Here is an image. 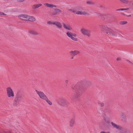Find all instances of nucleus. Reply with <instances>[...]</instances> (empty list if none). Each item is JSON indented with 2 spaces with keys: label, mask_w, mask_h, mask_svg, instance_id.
<instances>
[{
  "label": "nucleus",
  "mask_w": 133,
  "mask_h": 133,
  "mask_svg": "<svg viewBox=\"0 0 133 133\" xmlns=\"http://www.w3.org/2000/svg\"><path fill=\"white\" fill-rule=\"evenodd\" d=\"M100 29L102 31L109 36H116L115 31L111 29L106 25H101L100 26Z\"/></svg>",
  "instance_id": "nucleus-1"
},
{
  "label": "nucleus",
  "mask_w": 133,
  "mask_h": 133,
  "mask_svg": "<svg viewBox=\"0 0 133 133\" xmlns=\"http://www.w3.org/2000/svg\"><path fill=\"white\" fill-rule=\"evenodd\" d=\"M69 11H71L75 14L80 15H88L89 14L83 10L82 7L80 6L76 7L74 10L69 9Z\"/></svg>",
  "instance_id": "nucleus-2"
},
{
  "label": "nucleus",
  "mask_w": 133,
  "mask_h": 133,
  "mask_svg": "<svg viewBox=\"0 0 133 133\" xmlns=\"http://www.w3.org/2000/svg\"><path fill=\"white\" fill-rule=\"evenodd\" d=\"M18 17L20 19L26 21H35V18L33 16L24 14H21L18 15Z\"/></svg>",
  "instance_id": "nucleus-3"
},
{
  "label": "nucleus",
  "mask_w": 133,
  "mask_h": 133,
  "mask_svg": "<svg viewBox=\"0 0 133 133\" xmlns=\"http://www.w3.org/2000/svg\"><path fill=\"white\" fill-rule=\"evenodd\" d=\"M6 90L7 95L9 98H11L14 97L15 95L14 92L11 87H8Z\"/></svg>",
  "instance_id": "nucleus-4"
},
{
  "label": "nucleus",
  "mask_w": 133,
  "mask_h": 133,
  "mask_svg": "<svg viewBox=\"0 0 133 133\" xmlns=\"http://www.w3.org/2000/svg\"><path fill=\"white\" fill-rule=\"evenodd\" d=\"M67 35L70 38L72 41L77 42L78 40V38H77V35L75 33H72L70 32H67L66 33Z\"/></svg>",
  "instance_id": "nucleus-5"
},
{
  "label": "nucleus",
  "mask_w": 133,
  "mask_h": 133,
  "mask_svg": "<svg viewBox=\"0 0 133 133\" xmlns=\"http://www.w3.org/2000/svg\"><path fill=\"white\" fill-rule=\"evenodd\" d=\"M80 31L81 34L83 35H86L89 37L90 36V31L85 28H82L80 29Z\"/></svg>",
  "instance_id": "nucleus-6"
},
{
  "label": "nucleus",
  "mask_w": 133,
  "mask_h": 133,
  "mask_svg": "<svg viewBox=\"0 0 133 133\" xmlns=\"http://www.w3.org/2000/svg\"><path fill=\"white\" fill-rule=\"evenodd\" d=\"M36 91L41 99L45 100L47 97L43 92L38 91L37 90H36Z\"/></svg>",
  "instance_id": "nucleus-7"
},
{
  "label": "nucleus",
  "mask_w": 133,
  "mask_h": 133,
  "mask_svg": "<svg viewBox=\"0 0 133 133\" xmlns=\"http://www.w3.org/2000/svg\"><path fill=\"white\" fill-rule=\"evenodd\" d=\"M76 89L77 94H82L83 91V89L82 87L80 85H77L76 87Z\"/></svg>",
  "instance_id": "nucleus-8"
},
{
  "label": "nucleus",
  "mask_w": 133,
  "mask_h": 133,
  "mask_svg": "<svg viewBox=\"0 0 133 133\" xmlns=\"http://www.w3.org/2000/svg\"><path fill=\"white\" fill-rule=\"evenodd\" d=\"M103 121L105 126L108 127L110 126V122L106 117H103Z\"/></svg>",
  "instance_id": "nucleus-9"
},
{
  "label": "nucleus",
  "mask_w": 133,
  "mask_h": 133,
  "mask_svg": "<svg viewBox=\"0 0 133 133\" xmlns=\"http://www.w3.org/2000/svg\"><path fill=\"white\" fill-rule=\"evenodd\" d=\"M120 117L121 119V120L124 122L127 121L126 117L125 114L124 112H122L120 115Z\"/></svg>",
  "instance_id": "nucleus-10"
},
{
  "label": "nucleus",
  "mask_w": 133,
  "mask_h": 133,
  "mask_svg": "<svg viewBox=\"0 0 133 133\" xmlns=\"http://www.w3.org/2000/svg\"><path fill=\"white\" fill-rule=\"evenodd\" d=\"M54 12L52 14V15L60 14L61 13V10L59 9H55L54 10Z\"/></svg>",
  "instance_id": "nucleus-11"
},
{
  "label": "nucleus",
  "mask_w": 133,
  "mask_h": 133,
  "mask_svg": "<svg viewBox=\"0 0 133 133\" xmlns=\"http://www.w3.org/2000/svg\"><path fill=\"white\" fill-rule=\"evenodd\" d=\"M63 28L65 29L68 30L70 31L72 30V28L68 25L64 23H63Z\"/></svg>",
  "instance_id": "nucleus-12"
},
{
  "label": "nucleus",
  "mask_w": 133,
  "mask_h": 133,
  "mask_svg": "<svg viewBox=\"0 0 133 133\" xmlns=\"http://www.w3.org/2000/svg\"><path fill=\"white\" fill-rule=\"evenodd\" d=\"M111 124L112 126L114 128L117 129L118 130H121L122 129V127L119 126V125H117L116 124L114 123L113 122H111Z\"/></svg>",
  "instance_id": "nucleus-13"
},
{
  "label": "nucleus",
  "mask_w": 133,
  "mask_h": 133,
  "mask_svg": "<svg viewBox=\"0 0 133 133\" xmlns=\"http://www.w3.org/2000/svg\"><path fill=\"white\" fill-rule=\"evenodd\" d=\"M54 25H55L59 29H61L62 28V26L61 24L59 22H55Z\"/></svg>",
  "instance_id": "nucleus-14"
},
{
  "label": "nucleus",
  "mask_w": 133,
  "mask_h": 133,
  "mask_svg": "<svg viewBox=\"0 0 133 133\" xmlns=\"http://www.w3.org/2000/svg\"><path fill=\"white\" fill-rule=\"evenodd\" d=\"M75 120L74 118L71 119L69 122V126L71 127H72L74 124Z\"/></svg>",
  "instance_id": "nucleus-15"
},
{
  "label": "nucleus",
  "mask_w": 133,
  "mask_h": 133,
  "mask_svg": "<svg viewBox=\"0 0 133 133\" xmlns=\"http://www.w3.org/2000/svg\"><path fill=\"white\" fill-rule=\"evenodd\" d=\"M44 5L46 7H50V8H52L53 7H55V6L51 4H49L48 3H45L44 4Z\"/></svg>",
  "instance_id": "nucleus-16"
},
{
  "label": "nucleus",
  "mask_w": 133,
  "mask_h": 133,
  "mask_svg": "<svg viewBox=\"0 0 133 133\" xmlns=\"http://www.w3.org/2000/svg\"><path fill=\"white\" fill-rule=\"evenodd\" d=\"M70 52L71 54L74 55H76L77 54H79L80 53L79 52L78 50L71 51Z\"/></svg>",
  "instance_id": "nucleus-17"
},
{
  "label": "nucleus",
  "mask_w": 133,
  "mask_h": 133,
  "mask_svg": "<svg viewBox=\"0 0 133 133\" xmlns=\"http://www.w3.org/2000/svg\"><path fill=\"white\" fill-rule=\"evenodd\" d=\"M29 32L31 34L34 35H39L37 32L33 30H30L29 31Z\"/></svg>",
  "instance_id": "nucleus-18"
},
{
  "label": "nucleus",
  "mask_w": 133,
  "mask_h": 133,
  "mask_svg": "<svg viewBox=\"0 0 133 133\" xmlns=\"http://www.w3.org/2000/svg\"><path fill=\"white\" fill-rule=\"evenodd\" d=\"M21 98L20 97H17L16 99L14 102V103L16 104L17 103H18L21 100Z\"/></svg>",
  "instance_id": "nucleus-19"
},
{
  "label": "nucleus",
  "mask_w": 133,
  "mask_h": 133,
  "mask_svg": "<svg viewBox=\"0 0 133 133\" xmlns=\"http://www.w3.org/2000/svg\"><path fill=\"white\" fill-rule=\"evenodd\" d=\"M42 5V4H34L33 6V9H36L41 6Z\"/></svg>",
  "instance_id": "nucleus-20"
},
{
  "label": "nucleus",
  "mask_w": 133,
  "mask_h": 133,
  "mask_svg": "<svg viewBox=\"0 0 133 133\" xmlns=\"http://www.w3.org/2000/svg\"><path fill=\"white\" fill-rule=\"evenodd\" d=\"M50 105H51L52 104V102L49 100L48 98L47 97L46 98L45 100Z\"/></svg>",
  "instance_id": "nucleus-21"
},
{
  "label": "nucleus",
  "mask_w": 133,
  "mask_h": 133,
  "mask_svg": "<svg viewBox=\"0 0 133 133\" xmlns=\"http://www.w3.org/2000/svg\"><path fill=\"white\" fill-rule=\"evenodd\" d=\"M55 22L49 21L47 22V24L49 25H54Z\"/></svg>",
  "instance_id": "nucleus-22"
},
{
  "label": "nucleus",
  "mask_w": 133,
  "mask_h": 133,
  "mask_svg": "<svg viewBox=\"0 0 133 133\" xmlns=\"http://www.w3.org/2000/svg\"><path fill=\"white\" fill-rule=\"evenodd\" d=\"M127 23V21H122L120 22L119 24L121 25H124L126 24Z\"/></svg>",
  "instance_id": "nucleus-23"
},
{
  "label": "nucleus",
  "mask_w": 133,
  "mask_h": 133,
  "mask_svg": "<svg viewBox=\"0 0 133 133\" xmlns=\"http://www.w3.org/2000/svg\"><path fill=\"white\" fill-rule=\"evenodd\" d=\"M122 131L121 132V133H128V131H127L126 130H125L124 129H123L122 128Z\"/></svg>",
  "instance_id": "nucleus-24"
},
{
  "label": "nucleus",
  "mask_w": 133,
  "mask_h": 133,
  "mask_svg": "<svg viewBox=\"0 0 133 133\" xmlns=\"http://www.w3.org/2000/svg\"><path fill=\"white\" fill-rule=\"evenodd\" d=\"M123 3L127 4L128 3V0H120Z\"/></svg>",
  "instance_id": "nucleus-25"
},
{
  "label": "nucleus",
  "mask_w": 133,
  "mask_h": 133,
  "mask_svg": "<svg viewBox=\"0 0 133 133\" xmlns=\"http://www.w3.org/2000/svg\"><path fill=\"white\" fill-rule=\"evenodd\" d=\"M116 60L117 61H121V58L120 57H118L116 59Z\"/></svg>",
  "instance_id": "nucleus-26"
},
{
  "label": "nucleus",
  "mask_w": 133,
  "mask_h": 133,
  "mask_svg": "<svg viewBox=\"0 0 133 133\" xmlns=\"http://www.w3.org/2000/svg\"><path fill=\"white\" fill-rule=\"evenodd\" d=\"M129 10V8H127L126 9H122V11L123 10Z\"/></svg>",
  "instance_id": "nucleus-27"
},
{
  "label": "nucleus",
  "mask_w": 133,
  "mask_h": 133,
  "mask_svg": "<svg viewBox=\"0 0 133 133\" xmlns=\"http://www.w3.org/2000/svg\"><path fill=\"white\" fill-rule=\"evenodd\" d=\"M87 3L88 4H92V2L89 1H87Z\"/></svg>",
  "instance_id": "nucleus-28"
},
{
  "label": "nucleus",
  "mask_w": 133,
  "mask_h": 133,
  "mask_svg": "<svg viewBox=\"0 0 133 133\" xmlns=\"http://www.w3.org/2000/svg\"><path fill=\"white\" fill-rule=\"evenodd\" d=\"M0 14L1 15H6V14H5L4 13H3V12H0Z\"/></svg>",
  "instance_id": "nucleus-29"
},
{
  "label": "nucleus",
  "mask_w": 133,
  "mask_h": 133,
  "mask_svg": "<svg viewBox=\"0 0 133 133\" xmlns=\"http://www.w3.org/2000/svg\"><path fill=\"white\" fill-rule=\"evenodd\" d=\"M100 105L101 107H103L104 106V104L102 103H101L100 104Z\"/></svg>",
  "instance_id": "nucleus-30"
},
{
  "label": "nucleus",
  "mask_w": 133,
  "mask_h": 133,
  "mask_svg": "<svg viewBox=\"0 0 133 133\" xmlns=\"http://www.w3.org/2000/svg\"><path fill=\"white\" fill-rule=\"evenodd\" d=\"M100 133H109L108 132H106L104 131H102L100 132Z\"/></svg>",
  "instance_id": "nucleus-31"
},
{
  "label": "nucleus",
  "mask_w": 133,
  "mask_h": 133,
  "mask_svg": "<svg viewBox=\"0 0 133 133\" xmlns=\"http://www.w3.org/2000/svg\"><path fill=\"white\" fill-rule=\"evenodd\" d=\"M126 61H128V62H129V63H130V64H132V63L130 61H129L128 60H126Z\"/></svg>",
  "instance_id": "nucleus-32"
},
{
  "label": "nucleus",
  "mask_w": 133,
  "mask_h": 133,
  "mask_svg": "<svg viewBox=\"0 0 133 133\" xmlns=\"http://www.w3.org/2000/svg\"><path fill=\"white\" fill-rule=\"evenodd\" d=\"M122 9H117V11H119V10H122Z\"/></svg>",
  "instance_id": "nucleus-33"
},
{
  "label": "nucleus",
  "mask_w": 133,
  "mask_h": 133,
  "mask_svg": "<svg viewBox=\"0 0 133 133\" xmlns=\"http://www.w3.org/2000/svg\"><path fill=\"white\" fill-rule=\"evenodd\" d=\"M68 82V81L67 80H66V82Z\"/></svg>",
  "instance_id": "nucleus-34"
},
{
  "label": "nucleus",
  "mask_w": 133,
  "mask_h": 133,
  "mask_svg": "<svg viewBox=\"0 0 133 133\" xmlns=\"http://www.w3.org/2000/svg\"><path fill=\"white\" fill-rule=\"evenodd\" d=\"M4 133H7L6 132H4Z\"/></svg>",
  "instance_id": "nucleus-35"
}]
</instances>
